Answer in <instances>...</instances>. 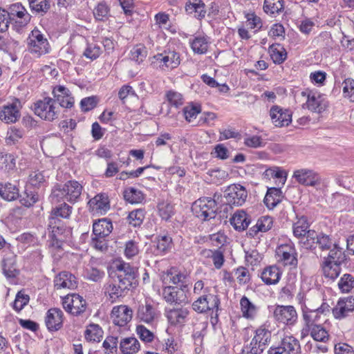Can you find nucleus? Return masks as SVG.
I'll use <instances>...</instances> for the list:
<instances>
[{"label":"nucleus","mask_w":354,"mask_h":354,"mask_svg":"<svg viewBox=\"0 0 354 354\" xmlns=\"http://www.w3.org/2000/svg\"><path fill=\"white\" fill-rule=\"evenodd\" d=\"M82 186L76 180H69L64 185L57 184L52 189L50 198L54 202L66 200L71 203H75L80 198Z\"/></svg>","instance_id":"nucleus-1"},{"label":"nucleus","mask_w":354,"mask_h":354,"mask_svg":"<svg viewBox=\"0 0 354 354\" xmlns=\"http://www.w3.org/2000/svg\"><path fill=\"white\" fill-rule=\"evenodd\" d=\"M221 195L215 194L213 198H201L196 200L192 205L193 214L202 221L214 218L217 212V201Z\"/></svg>","instance_id":"nucleus-2"},{"label":"nucleus","mask_w":354,"mask_h":354,"mask_svg":"<svg viewBox=\"0 0 354 354\" xmlns=\"http://www.w3.org/2000/svg\"><path fill=\"white\" fill-rule=\"evenodd\" d=\"M254 336L249 346L243 349V352L250 354H261L266 349L270 341L271 332L265 326H261L255 330Z\"/></svg>","instance_id":"nucleus-3"},{"label":"nucleus","mask_w":354,"mask_h":354,"mask_svg":"<svg viewBox=\"0 0 354 354\" xmlns=\"http://www.w3.org/2000/svg\"><path fill=\"white\" fill-rule=\"evenodd\" d=\"M48 229L52 239L51 245L57 249L62 248L64 242L71 235V231L60 220L49 218Z\"/></svg>","instance_id":"nucleus-4"},{"label":"nucleus","mask_w":354,"mask_h":354,"mask_svg":"<svg viewBox=\"0 0 354 354\" xmlns=\"http://www.w3.org/2000/svg\"><path fill=\"white\" fill-rule=\"evenodd\" d=\"M33 109L37 115L48 121L57 119L59 114V109L55 105V100L49 97L35 102Z\"/></svg>","instance_id":"nucleus-5"},{"label":"nucleus","mask_w":354,"mask_h":354,"mask_svg":"<svg viewBox=\"0 0 354 354\" xmlns=\"http://www.w3.org/2000/svg\"><path fill=\"white\" fill-rule=\"evenodd\" d=\"M329 308L326 303H322L317 308H311L305 305L302 308L304 324L312 327L322 324L325 322L326 314L330 311Z\"/></svg>","instance_id":"nucleus-6"},{"label":"nucleus","mask_w":354,"mask_h":354,"mask_svg":"<svg viewBox=\"0 0 354 354\" xmlns=\"http://www.w3.org/2000/svg\"><path fill=\"white\" fill-rule=\"evenodd\" d=\"M189 287L188 285H183L182 288L167 286L162 289V296L168 304L181 305L189 303Z\"/></svg>","instance_id":"nucleus-7"},{"label":"nucleus","mask_w":354,"mask_h":354,"mask_svg":"<svg viewBox=\"0 0 354 354\" xmlns=\"http://www.w3.org/2000/svg\"><path fill=\"white\" fill-rule=\"evenodd\" d=\"M116 281L126 292L133 286L136 279L135 268L129 263L121 262L116 266Z\"/></svg>","instance_id":"nucleus-8"},{"label":"nucleus","mask_w":354,"mask_h":354,"mask_svg":"<svg viewBox=\"0 0 354 354\" xmlns=\"http://www.w3.org/2000/svg\"><path fill=\"white\" fill-rule=\"evenodd\" d=\"M248 192L245 187L240 184L229 185L224 192L225 204L230 206H241L247 199Z\"/></svg>","instance_id":"nucleus-9"},{"label":"nucleus","mask_w":354,"mask_h":354,"mask_svg":"<svg viewBox=\"0 0 354 354\" xmlns=\"http://www.w3.org/2000/svg\"><path fill=\"white\" fill-rule=\"evenodd\" d=\"M303 97H306V106L312 112L321 113L328 106V102L323 95L318 92L306 89L301 93Z\"/></svg>","instance_id":"nucleus-10"},{"label":"nucleus","mask_w":354,"mask_h":354,"mask_svg":"<svg viewBox=\"0 0 354 354\" xmlns=\"http://www.w3.org/2000/svg\"><path fill=\"white\" fill-rule=\"evenodd\" d=\"M220 299L217 295L212 294L203 295L192 304V308L198 313H205L207 311H218Z\"/></svg>","instance_id":"nucleus-11"},{"label":"nucleus","mask_w":354,"mask_h":354,"mask_svg":"<svg viewBox=\"0 0 354 354\" xmlns=\"http://www.w3.org/2000/svg\"><path fill=\"white\" fill-rule=\"evenodd\" d=\"M29 50L31 53L41 55L48 53L49 44L41 32L37 30H33L27 39Z\"/></svg>","instance_id":"nucleus-12"},{"label":"nucleus","mask_w":354,"mask_h":354,"mask_svg":"<svg viewBox=\"0 0 354 354\" xmlns=\"http://www.w3.org/2000/svg\"><path fill=\"white\" fill-rule=\"evenodd\" d=\"M62 306L66 312L78 316L86 310V303L80 295L68 294L62 299Z\"/></svg>","instance_id":"nucleus-13"},{"label":"nucleus","mask_w":354,"mask_h":354,"mask_svg":"<svg viewBox=\"0 0 354 354\" xmlns=\"http://www.w3.org/2000/svg\"><path fill=\"white\" fill-rule=\"evenodd\" d=\"M292 177L300 185L316 187L321 183V177L315 171L307 168L295 170Z\"/></svg>","instance_id":"nucleus-14"},{"label":"nucleus","mask_w":354,"mask_h":354,"mask_svg":"<svg viewBox=\"0 0 354 354\" xmlns=\"http://www.w3.org/2000/svg\"><path fill=\"white\" fill-rule=\"evenodd\" d=\"M6 12L11 23H19L21 27L25 26L30 20V15L20 3L10 5Z\"/></svg>","instance_id":"nucleus-15"},{"label":"nucleus","mask_w":354,"mask_h":354,"mask_svg":"<svg viewBox=\"0 0 354 354\" xmlns=\"http://www.w3.org/2000/svg\"><path fill=\"white\" fill-rule=\"evenodd\" d=\"M155 61L153 64L159 65V67L165 71L166 69H173L180 64V56L175 51L164 52L153 56Z\"/></svg>","instance_id":"nucleus-16"},{"label":"nucleus","mask_w":354,"mask_h":354,"mask_svg":"<svg viewBox=\"0 0 354 354\" xmlns=\"http://www.w3.org/2000/svg\"><path fill=\"white\" fill-rule=\"evenodd\" d=\"M274 319L286 325H293L297 319V314L292 306H277L274 310Z\"/></svg>","instance_id":"nucleus-17"},{"label":"nucleus","mask_w":354,"mask_h":354,"mask_svg":"<svg viewBox=\"0 0 354 354\" xmlns=\"http://www.w3.org/2000/svg\"><path fill=\"white\" fill-rule=\"evenodd\" d=\"M276 255L278 261H281L284 266L296 267L298 263L297 254L294 247L289 244H283L277 248Z\"/></svg>","instance_id":"nucleus-18"},{"label":"nucleus","mask_w":354,"mask_h":354,"mask_svg":"<svg viewBox=\"0 0 354 354\" xmlns=\"http://www.w3.org/2000/svg\"><path fill=\"white\" fill-rule=\"evenodd\" d=\"M53 94L55 103L58 102L60 106L66 109L73 106L75 99L68 88L62 85L55 86L53 89Z\"/></svg>","instance_id":"nucleus-19"},{"label":"nucleus","mask_w":354,"mask_h":354,"mask_svg":"<svg viewBox=\"0 0 354 354\" xmlns=\"http://www.w3.org/2000/svg\"><path fill=\"white\" fill-rule=\"evenodd\" d=\"M64 313L59 308H53L46 313L45 323L50 331H57L63 326Z\"/></svg>","instance_id":"nucleus-20"},{"label":"nucleus","mask_w":354,"mask_h":354,"mask_svg":"<svg viewBox=\"0 0 354 354\" xmlns=\"http://www.w3.org/2000/svg\"><path fill=\"white\" fill-rule=\"evenodd\" d=\"M270 115L276 127L288 126L292 121V112L283 109L279 106H273L270 111Z\"/></svg>","instance_id":"nucleus-21"},{"label":"nucleus","mask_w":354,"mask_h":354,"mask_svg":"<svg viewBox=\"0 0 354 354\" xmlns=\"http://www.w3.org/2000/svg\"><path fill=\"white\" fill-rule=\"evenodd\" d=\"M132 310L125 305L113 307L111 312V317L114 324L124 326L129 322L132 318Z\"/></svg>","instance_id":"nucleus-22"},{"label":"nucleus","mask_w":354,"mask_h":354,"mask_svg":"<svg viewBox=\"0 0 354 354\" xmlns=\"http://www.w3.org/2000/svg\"><path fill=\"white\" fill-rule=\"evenodd\" d=\"M17 256L9 252L4 255L1 261L3 274L7 279H14L19 274V270L17 268Z\"/></svg>","instance_id":"nucleus-23"},{"label":"nucleus","mask_w":354,"mask_h":354,"mask_svg":"<svg viewBox=\"0 0 354 354\" xmlns=\"http://www.w3.org/2000/svg\"><path fill=\"white\" fill-rule=\"evenodd\" d=\"M54 286L57 290H74L77 287V281L73 274L63 271L55 277L54 279Z\"/></svg>","instance_id":"nucleus-24"},{"label":"nucleus","mask_w":354,"mask_h":354,"mask_svg":"<svg viewBox=\"0 0 354 354\" xmlns=\"http://www.w3.org/2000/svg\"><path fill=\"white\" fill-rule=\"evenodd\" d=\"M88 205L93 212L102 215L106 214L110 209L109 196L105 193L97 194L89 200Z\"/></svg>","instance_id":"nucleus-25"},{"label":"nucleus","mask_w":354,"mask_h":354,"mask_svg":"<svg viewBox=\"0 0 354 354\" xmlns=\"http://www.w3.org/2000/svg\"><path fill=\"white\" fill-rule=\"evenodd\" d=\"M354 311V297L339 299L333 308V314L336 319H342Z\"/></svg>","instance_id":"nucleus-26"},{"label":"nucleus","mask_w":354,"mask_h":354,"mask_svg":"<svg viewBox=\"0 0 354 354\" xmlns=\"http://www.w3.org/2000/svg\"><path fill=\"white\" fill-rule=\"evenodd\" d=\"M104 290L106 299L111 303L116 302L127 293L117 283L115 278H113L112 281H109L104 284Z\"/></svg>","instance_id":"nucleus-27"},{"label":"nucleus","mask_w":354,"mask_h":354,"mask_svg":"<svg viewBox=\"0 0 354 354\" xmlns=\"http://www.w3.org/2000/svg\"><path fill=\"white\" fill-rule=\"evenodd\" d=\"M19 109L16 103L0 107V120L6 123L16 122L20 118Z\"/></svg>","instance_id":"nucleus-28"},{"label":"nucleus","mask_w":354,"mask_h":354,"mask_svg":"<svg viewBox=\"0 0 354 354\" xmlns=\"http://www.w3.org/2000/svg\"><path fill=\"white\" fill-rule=\"evenodd\" d=\"M281 274L282 272L278 266H268L262 270L261 279L266 285H275L279 281Z\"/></svg>","instance_id":"nucleus-29"},{"label":"nucleus","mask_w":354,"mask_h":354,"mask_svg":"<svg viewBox=\"0 0 354 354\" xmlns=\"http://www.w3.org/2000/svg\"><path fill=\"white\" fill-rule=\"evenodd\" d=\"M155 244L157 254L165 255L174 247L172 238L168 234H159L153 242Z\"/></svg>","instance_id":"nucleus-30"},{"label":"nucleus","mask_w":354,"mask_h":354,"mask_svg":"<svg viewBox=\"0 0 354 354\" xmlns=\"http://www.w3.org/2000/svg\"><path fill=\"white\" fill-rule=\"evenodd\" d=\"M189 314L187 308H176L167 312V317L171 325L183 324Z\"/></svg>","instance_id":"nucleus-31"},{"label":"nucleus","mask_w":354,"mask_h":354,"mask_svg":"<svg viewBox=\"0 0 354 354\" xmlns=\"http://www.w3.org/2000/svg\"><path fill=\"white\" fill-rule=\"evenodd\" d=\"M0 196L7 201H13L19 198V189L17 185L11 183H0Z\"/></svg>","instance_id":"nucleus-32"},{"label":"nucleus","mask_w":354,"mask_h":354,"mask_svg":"<svg viewBox=\"0 0 354 354\" xmlns=\"http://www.w3.org/2000/svg\"><path fill=\"white\" fill-rule=\"evenodd\" d=\"M250 216L243 210L236 211L230 219L231 224L239 231L245 230L250 223Z\"/></svg>","instance_id":"nucleus-33"},{"label":"nucleus","mask_w":354,"mask_h":354,"mask_svg":"<svg viewBox=\"0 0 354 354\" xmlns=\"http://www.w3.org/2000/svg\"><path fill=\"white\" fill-rule=\"evenodd\" d=\"M279 346L288 354H300L301 351L299 341L292 335L285 336Z\"/></svg>","instance_id":"nucleus-34"},{"label":"nucleus","mask_w":354,"mask_h":354,"mask_svg":"<svg viewBox=\"0 0 354 354\" xmlns=\"http://www.w3.org/2000/svg\"><path fill=\"white\" fill-rule=\"evenodd\" d=\"M342 263L323 261L321 267L324 276L332 280L337 279L341 272Z\"/></svg>","instance_id":"nucleus-35"},{"label":"nucleus","mask_w":354,"mask_h":354,"mask_svg":"<svg viewBox=\"0 0 354 354\" xmlns=\"http://www.w3.org/2000/svg\"><path fill=\"white\" fill-rule=\"evenodd\" d=\"M140 348L139 341L134 337H129L121 339L120 349L123 354H134Z\"/></svg>","instance_id":"nucleus-36"},{"label":"nucleus","mask_w":354,"mask_h":354,"mask_svg":"<svg viewBox=\"0 0 354 354\" xmlns=\"http://www.w3.org/2000/svg\"><path fill=\"white\" fill-rule=\"evenodd\" d=\"M282 199V192L280 188L271 187L264 198V203L269 209H273Z\"/></svg>","instance_id":"nucleus-37"},{"label":"nucleus","mask_w":354,"mask_h":354,"mask_svg":"<svg viewBox=\"0 0 354 354\" xmlns=\"http://www.w3.org/2000/svg\"><path fill=\"white\" fill-rule=\"evenodd\" d=\"M112 229L113 226L111 221L106 218L99 220L98 222L93 223V236H98V237H106L110 234Z\"/></svg>","instance_id":"nucleus-38"},{"label":"nucleus","mask_w":354,"mask_h":354,"mask_svg":"<svg viewBox=\"0 0 354 354\" xmlns=\"http://www.w3.org/2000/svg\"><path fill=\"white\" fill-rule=\"evenodd\" d=\"M185 10L188 14H194L198 19L204 18L206 14L205 4L201 0H189L186 3Z\"/></svg>","instance_id":"nucleus-39"},{"label":"nucleus","mask_w":354,"mask_h":354,"mask_svg":"<svg viewBox=\"0 0 354 354\" xmlns=\"http://www.w3.org/2000/svg\"><path fill=\"white\" fill-rule=\"evenodd\" d=\"M137 318L145 323H151L156 316V311L153 307L149 304H140L137 310Z\"/></svg>","instance_id":"nucleus-40"},{"label":"nucleus","mask_w":354,"mask_h":354,"mask_svg":"<svg viewBox=\"0 0 354 354\" xmlns=\"http://www.w3.org/2000/svg\"><path fill=\"white\" fill-rule=\"evenodd\" d=\"M166 280L169 283H171L175 285L179 284L178 288H182L183 285H188L187 283V275L183 272L178 270L175 268H171L166 272Z\"/></svg>","instance_id":"nucleus-41"},{"label":"nucleus","mask_w":354,"mask_h":354,"mask_svg":"<svg viewBox=\"0 0 354 354\" xmlns=\"http://www.w3.org/2000/svg\"><path fill=\"white\" fill-rule=\"evenodd\" d=\"M283 10V0H264L263 10L266 14L274 17L282 12Z\"/></svg>","instance_id":"nucleus-42"},{"label":"nucleus","mask_w":354,"mask_h":354,"mask_svg":"<svg viewBox=\"0 0 354 354\" xmlns=\"http://www.w3.org/2000/svg\"><path fill=\"white\" fill-rule=\"evenodd\" d=\"M270 57L274 64H280L287 58L285 48L279 44H274L269 47Z\"/></svg>","instance_id":"nucleus-43"},{"label":"nucleus","mask_w":354,"mask_h":354,"mask_svg":"<svg viewBox=\"0 0 354 354\" xmlns=\"http://www.w3.org/2000/svg\"><path fill=\"white\" fill-rule=\"evenodd\" d=\"M72 210L73 207L71 205L63 203L52 209L49 218H55L56 220H60L59 218H68Z\"/></svg>","instance_id":"nucleus-44"},{"label":"nucleus","mask_w":354,"mask_h":354,"mask_svg":"<svg viewBox=\"0 0 354 354\" xmlns=\"http://www.w3.org/2000/svg\"><path fill=\"white\" fill-rule=\"evenodd\" d=\"M308 219L306 216H302L297 218V221L293 224V234L297 238H301L308 234L310 230Z\"/></svg>","instance_id":"nucleus-45"},{"label":"nucleus","mask_w":354,"mask_h":354,"mask_svg":"<svg viewBox=\"0 0 354 354\" xmlns=\"http://www.w3.org/2000/svg\"><path fill=\"white\" fill-rule=\"evenodd\" d=\"M48 178L45 171H33L29 174L28 183L33 187L39 188L45 185Z\"/></svg>","instance_id":"nucleus-46"},{"label":"nucleus","mask_w":354,"mask_h":354,"mask_svg":"<svg viewBox=\"0 0 354 354\" xmlns=\"http://www.w3.org/2000/svg\"><path fill=\"white\" fill-rule=\"evenodd\" d=\"M84 335L86 340L99 342L102 338L103 330L98 324H91L87 327Z\"/></svg>","instance_id":"nucleus-47"},{"label":"nucleus","mask_w":354,"mask_h":354,"mask_svg":"<svg viewBox=\"0 0 354 354\" xmlns=\"http://www.w3.org/2000/svg\"><path fill=\"white\" fill-rule=\"evenodd\" d=\"M329 253L327 257L324 258V261H329L335 263H343L345 260V254L343 249L340 248L335 242L334 245L328 250Z\"/></svg>","instance_id":"nucleus-48"},{"label":"nucleus","mask_w":354,"mask_h":354,"mask_svg":"<svg viewBox=\"0 0 354 354\" xmlns=\"http://www.w3.org/2000/svg\"><path fill=\"white\" fill-rule=\"evenodd\" d=\"M241 311L243 316L248 319H252L256 313V306L248 299V297L243 296L240 301Z\"/></svg>","instance_id":"nucleus-49"},{"label":"nucleus","mask_w":354,"mask_h":354,"mask_svg":"<svg viewBox=\"0 0 354 354\" xmlns=\"http://www.w3.org/2000/svg\"><path fill=\"white\" fill-rule=\"evenodd\" d=\"M93 15L97 21H106L110 17V8L105 2H100L94 8Z\"/></svg>","instance_id":"nucleus-50"},{"label":"nucleus","mask_w":354,"mask_h":354,"mask_svg":"<svg viewBox=\"0 0 354 354\" xmlns=\"http://www.w3.org/2000/svg\"><path fill=\"white\" fill-rule=\"evenodd\" d=\"M317 233L315 230H310L308 234L301 237L300 244L306 250H315L317 248Z\"/></svg>","instance_id":"nucleus-51"},{"label":"nucleus","mask_w":354,"mask_h":354,"mask_svg":"<svg viewBox=\"0 0 354 354\" xmlns=\"http://www.w3.org/2000/svg\"><path fill=\"white\" fill-rule=\"evenodd\" d=\"M124 198L132 204L141 203L145 198L142 192L133 187L127 188L124 191Z\"/></svg>","instance_id":"nucleus-52"},{"label":"nucleus","mask_w":354,"mask_h":354,"mask_svg":"<svg viewBox=\"0 0 354 354\" xmlns=\"http://www.w3.org/2000/svg\"><path fill=\"white\" fill-rule=\"evenodd\" d=\"M19 198L20 203L24 206L30 207L39 201V196L37 192L29 191L26 189L23 195H20Z\"/></svg>","instance_id":"nucleus-53"},{"label":"nucleus","mask_w":354,"mask_h":354,"mask_svg":"<svg viewBox=\"0 0 354 354\" xmlns=\"http://www.w3.org/2000/svg\"><path fill=\"white\" fill-rule=\"evenodd\" d=\"M50 3V0H30L29 4L32 12L43 15L49 10Z\"/></svg>","instance_id":"nucleus-54"},{"label":"nucleus","mask_w":354,"mask_h":354,"mask_svg":"<svg viewBox=\"0 0 354 354\" xmlns=\"http://www.w3.org/2000/svg\"><path fill=\"white\" fill-rule=\"evenodd\" d=\"M24 131L22 129L11 127L7 132L6 142L7 145H15L23 138Z\"/></svg>","instance_id":"nucleus-55"},{"label":"nucleus","mask_w":354,"mask_h":354,"mask_svg":"<svg viewBox=\"0 0 354 354\" xmlns=\"http://www.w3.org/2000/svg\"><path fill=\"white\" fill-rule=\"evenodd\" d=\"M191 47L194 53L204 54L208 48V42L204 37H196L191 43Z\"/></svg>","instance_id":"nucleus-56"},{"label":"nucleus","mask_w":354,"mask_h":354,"mask_svg":"<svg viewBox=\"0 0 354 354\" xmlns=\"http://www.w3.org/2000/svg\"><path fill=\"white\" fill-rule=\"evenodd\" d=\"M203 252L212 259L214 266L216 269H220L222 267L225 260L223 253L221 250H205Z\"/></svg>","instance_id":"nucleus-57"},{"label":"nucleus","mask_w":354,"mask_h":354,"mask_svg":"<svg viewBox=\"0 0 354 354\" xmlns=\"http://www.w3.org/2000/svg\"><path fill=\"white\" fill-rule=\"evenodd\" d=\"M145 218V211L142 209H137L131 211L127 217L128 222L133 227L140 226Z\"/></svg>","instance_id":"nucleus-58"},{"label":"nucleus","mask_w":354,"mask_h":354,"mask_svg":"<svg viewBox=\"0 0 354 354\" xmlns=\"http://www.w3.org/2000/svg\"><path fill=\"white\" fill-rule=\"evenodd\" d=\"M334 243L335 242L328 235L324 233H317V247L322 251L328 250L334 245Z\"/></svg>","instance_id":"nucleus-59"},{"label":"nucleus","mask_w":354,"mask_h":354,"mask_svg":"<svg viewBox=\"0 0 354 354\" xmlns=\"http://www.w3.org/2000/svg\"><path fill=\"white\" fill-rule=\"evenodd\" d=\"M338 287L342 292H348L354 287V278L349 274H344L339 283Z\"/></svg>","instance_id":"nucleus-60"},{"label":"nucleus","mask_w":354,"mask_h":354,"mask_svg":"<svg viewBox=\"0 0 354 354\" xmlns=\"http://www.w3.org/2000/svg\"><path fill=\"white\" fill-rule=\"evenodd\" d=\"M343 95L351 102H354V80L346 78L342 82Z\"/></svg>","instance_id":"nucleus-61"},{"label":"nucleus","mask_w":354,"mask_h":354,"mask_svg":"<svg viewBox=\"0 0 354 354\" xmlns=\"http://www.w3.org/2000/svg\"><path fill=\"white\" fill-rule=\"evenodd\" d=\"M311 337L317 342H326L329 335L322 324L313 327Z\"/></svg>","instance_id":"nucleus-62"},{"label":"nucleus","mask_w":354,"mask_h":354,"mask_svg":"<svg viewBox=\"0 0 354 354\" xmlns=\"http://www.w3.org/2000/svg\"><path fill=\"white\" fill-rule=\"evenodd\" d=\"M314 41L319 46L324 48H329L333 45L332 35L329 32H322L316 38Z\"/></svg>","instance_id":"nucleus-63"},{"label":"nucleus","mask_w":354,"mask_h":354,"mask_svg":"<svg viewBox=\"0 0 354 354\" xmlns=\"http://www.w3.org/2000/svg\"><path fill=\"white\" fill-rule=\"evenodd\" d=\"M201 112V108L200 105L190 104L183 109L185 118L189 122H190L193 118H196Z\"/></svg>","instance_id":"nucleus-64"}]
</instances>
